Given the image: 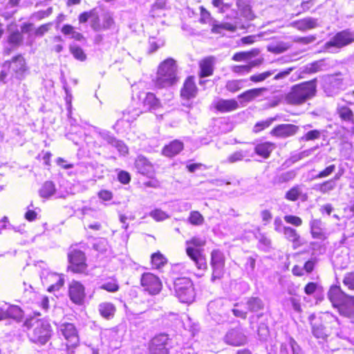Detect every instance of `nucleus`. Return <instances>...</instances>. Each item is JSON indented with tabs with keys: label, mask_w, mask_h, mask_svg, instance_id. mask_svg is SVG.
Masks as SVG:
<instances>
[{
	"label": "nucleus",
	"mask_w": 354,
	"mask_h": 354,
	"mask_svg": "<svg viewBox=\"0 0 354 354\" xmlns=\"http://www.w3.org/2000/svg\"><path fill=\"white\" fill-rule=\"evenodd\" d=\"M24 326L28 329L30 341L37 345H45L52 336L51 326L46 320L31 317L25 321Z\"/></svg>",
	"instance_id": "nucleus-1"
},
{
	"label": "nucleus",
	"mask_w": 354,
	"mask_h": 354,
	"mask_svg": "<svg viewBox=\"0 0 354 354\" xmlns=\"http://www.w3.org/2000/svg\"><path fill=\"white\" fill-rule=\"evenodd\" d=\"M317 92V79L294 85L286 95L285 101L291 105H301L313 98Z\"/></svg>",
	"instance_id": "nucleus-2"
},
{
	"label": "nucleus",
	"mask_w": 354,
	"mask_h": 354,
	"mask_svg": "<svg viewBox=\"0 0 354 354\" xmlns=\"http://www.w3.org/2000/svg\"><path fill=\"white\" fill-rule=\"evenodd\" d=\"M328 297L333 306L338 309L340 315L354 322V296L348 295L339 286H333L328 292Z\"/></svg>",
	"instance_id": "nucleus-3"
},
{
	"label": "nucleus",
	"mask_w": 354,
	"mask_h": 354,
	"mask_svg": "<svg viewBox=\"0 0 354 354\" xmlns=\"http://www.w3.org/2000/svg\"><path fill=\"white\" fill-rule=\"evenodd\" d=\"M177 80L176 65L175 61L169 58L162 62L159 66L156 79V86L159 88L173 85Z\"/></svg>",
	"instance_id": "nucleus-4"
},
{
	"label": "nucleus",
	"mask_w": 354,
	"mask_h": 354,
	"mask_svg": "<svg viewBox=\"0 0 354 354\" xmlns=\"http://www.w3.org/2000/svg\"><path fill=\"white\" fill-rule=\"evenodd\" d=\"M187 245L186 252L188 257L194 262L196 266L199 270H205L207 268V264L205 257L202 254L200 249L194 248V247H202L205 245V241L200 238L193 237L191 240L187 241Z\"/></svg>",
	"instance_id": "nucleus-5"
},
{
	"label": "nucleus",
	"mask_w": 354,
	"mask_h": 354,
	"mask_svg": "<svg viewBox=\"0 0 354 354\" xmlns=\"http://www.w3.org/2000/svg\"><path fill=\"white\" fill-rule=\"evenodd\" d=\"M176 296L180 302L189 304L195 297L193 283L190 279L186 277L178 278L174 282Z\"/></svg>",
	"instance_id": "nucleus-6"
},
{
	"label": "nucleus",
	"mask_w": 354,
	"mask_h": 354,
	"mask_svg": "<svg viewBox=\"0 0 354 354\" xmlns=\"http://www.w3.org/2000/svg\"><path fill=\"white\" fill-rule=\"evenodd\" d=\"M58 333L66 340V346L68 353H73L80 344V337L75 326L72 323L64 322L57 326Z\"/></svg>",
	"instance_id": "nucleus-7"
},
{
	"label": "nucleus",
	"mask_w": 354,
	"mask_h": 354,
	"mask_svg": "<svg viewBox=\"0 0 354 354\" xmlns=\"http://www.w3.org/2000/svg\"><path fill=\"white\" fill-rule=\"evenodd\" d=\"M354 41V34L349 30H344L336 33L328 42L325 44V49L333 52L332 48H342Z\"/></svg>",
	"instance_id": "nucleus-8"
},
{
	"label": "nucleus",
	"mask_w": 354,
	"mask_h": 354,
	"mask_svg": "<svg viewBox=\"0 0 354 354\" xmlns=\"http://www.w3.org/2000/svg\"><path fill=\"white\" fill-rule=\"evenodd\" d=\"M69 266L68 269L74 273H84L87 270L84 252L79 250H72L68 253Z\"/></svg>",
	"instance_id": "nucleus-9"
},
{
	"label": "nucleus",
	"mask_w": 354,
	"mask_h": 354,
	"mask_svg": "<svg viewBox=\"0 0 354 354\" xmlns=\"http://www.w3.org/2000/svg\"><path fill=\"white\" fill-rule=\"evenodd\" d=\"M140 283L144 290L152 295L158 294L162 289V283L160 279L150 272H146L142 275Z\"/></svg>",
	"instance_id": "nucleus-10"
},
{
	"label": "nucleus",
	"mask_w": 354,
	"mask_h": 354,
	"mask_svg": "<svg viewBox=\"0 0 354 354\" xmlns=\"http://www.w3.org/2000/svg\"><path fill=\"white\" fill-rule=\"evenodd\" d=\"M168 339V335L165 333L154 337L150 344V354H168V349L166 346Z\"/></svg>",
	"instance_id": "nucleus-11"
},
{
	"label": "nucleus",
	"mask_w": 354,
	"mask_h": 354,
	"mask_svg": "<svg viewBox=\"0 0 354 354\" xmlns=\"http://www.w3.org/2000/svg\"><path fill=\"white\" fill-rule=\"evenodd\" d=\"M7 64L17 79L21 80L24 77V74L27 70V67L25 59L21 55L12 57L10 62H6L5 65Z\"/></svg>",
	"instance_id": "nucleus-12"
},
{
	"label": "nucleus",
	"mask_w": 354,
	"mask_h": 354,
	"mask_svg": "<svg viewBox=\"0 0 354 354\" xmlns=\"http://www.w3.org/2000/svg\"><path fill=\"white\" fill-rule=\"evenodd\" d=\"M68 294L71 300L78 305L83 303L85 297L84 286L77 281H73L69 285Z\"/></svg>",
	"instance_id": "nucleus-13"
},
{
	"label": "nucleus",
	"mask_w": 354,
	"mask_h": 354,
	"mask_svg": "<svg viewBox=\"0 0 354 354\" xmlns=\"http://www.w3.org/2000/svg\"><path fill=\"white\" fill-rule=\"evenodd\" d=\"M224 342L233 346H243L246 343V336L239 328H232L227 332Z\"/></svg>",
	"instance_id": "nucleus-14"
},
{
	"label": "nucleus",
	"mask_w": 354,
	"mask_h": 354,
	"mask_svg": "<svg viewBox=\"0 0 354 354\" xmlns=\"http://www.w3.org/2000/svg\"><path fill=\"white\" fill-rule=\"evenodd\" d=\"M336 112L342 123L347 126V128L354 131V114L353 111L346 105H338Z\"/></svg>",
	"instance_id": "nucleus-15"
},
{
	"label": "nucleus",
	"mask_w": 354,
	"mask_h": 354,
	"mask_svg": "<svg viewBox=\"0 0 354 354\" xmlns=\"http://www.w3.org/2000/svg\"><path fill=\"white\" fill-rule=\"evenodd\" d=\"M135 166L138 171L142 175L152 178L154 174L153 165L144 156H140L138 157Z\"/></svg>",
	"instance_id": "nucleus-16"
},
{
	"label": "nucleus",
	"mask_w": 354,
	"mask_h": 354,
	"mask_svg": "<svg viewBox=\"0 0 354 354\" xmlns=\"http://www.w3.org/2000/svg\"><path fill=\"white\" fill-rule=\"evenodd\" d=\"M299 127L292 124H282L277 126L272 131V133L277 137L286 138L295 135Z\"/></svg>",
	"instance_id": "nucleus-17"
},
{
	"label": "nucleus",
	"mask_w": 354,
	"mask_h": 354,
	"mask_svg": "<svg viewBox=\"0 0 354 354\" xmlns=\"http://www.w3.org/2000/svg\"><path fill=\"white\" fill-rule=\"evenodd\" d=\"M214 106L218 111L221 113H225L230 112L237 109L239 108V104L234 99H219L215 102Z\"/></svg>",
	"instance_id": "nucleus-18"
},
{
	"label": "nucleus",
	"mask_w": 354,
	"mask_h": 354,
	"mask_svg": "<svg viewBox=\"0 0 354 354\" xmlns=\"http://www.w3.org/2000/svg\"><path fill=\"white\" fill-rule=\"evenodd\" d=\"M283 234L288 241L292 242L294 249H297L304 244L302 239L295 229L288 226L283 228Z\"/></svg>",
	"instance_id": "nucleus-19"
},
{
	"label": "nucleus",
	"mask_w": 354,
	"mask_h": 354,
	"mask_svg": "<svg viewBox=\"0 0 354 354\" xmlns=\"http://www.w3.org/2000/svg\"><path fill=\"white\" fill-rule=\"evenodd\" d=\"M310 232L314 239L325 240L327 236L323 227L322 222L319 219H314L310 221Z\"/></svg>",
	"instance_id": "nucleus-20"
},
{
	"label": "nucleus",
	"mask_w": 354,
	"mask_h": 354,
	"mask_svg": "<svg viewBox=\"0 0 354 354\" xmlns=\"http://www.w3.org/2000/svg\"><path fill=\"white\" fill-rule=\"evenodd\" d=\"M197 93V88L192 77L187 78L181 89V96L186 99L194 97Z\"/></svg>",
	"instance_id": "nucleus-21"
},
{
	"label": "nucleus",
	"mask_w": 354,
	"mask_h": 354,
	"mask_svg": "<svg viewBox=\"0 0 354 354\" xmlns=\"http://www.w3.org/2000/svg\"><path fill=\"white\" fill-rule=\"evenodd\" d=\"M317 26V20L311 17L304 18L293 23V26L301 31L313 29Z\"/></svg>",
	"instance_id": "nucleus-22"
},
{
	"label": "nucleus",
	"mask_w": 354,
	"mask_h": 354,
	"mask_svg": "<svg viewBox=\"0 0 354 354\" xmlns=\"http://www.w3.org/2000/svg\"><path fill=\"white\" fill-rule=\"evenodd\" d=\"M143 106L149 111H156L161 106L160 100L152 93H147L142 101Z\"/></svg>",
	"instance_id": "nucleus-23"
},
{
	"label": "nucleus",
	"mask_w": 354,
	"mask_h": 354,
	"mask_svg": "<svg viewBox=\"0 0 354 354\" xmlns=\"http://www.w3.org/2000/svg\"><path fill=\"white\" fill-rule=\"evenodd\" d=\"M98 310L102 317L110 319L113 317L116 308L112 303L102 302L99 304Z\"/></svg>",
	"instance_id": "nucleus-24"
},
{
	"label": "nucleus",
	"mask_w": 354,
	"mask_h": 354,
	"mask_svg": "<svg viewBox=\"0 0 354 354\" xmlns=\"http://www.w3.org/2000/svg\"><path fill=\"white\" fill-rule=\"evenodd\" d=\"M183 149V143L178 140H174L165 146L162 150L165 156L172 157L179 153Z\"/></svg>",
	"instance_id": "nucleus-25"
},
{
	"label": "nucleus",
	"mask_w": 354,
	"mask_h": 354,
	"mask_svg": "<svg viewBox=\"0 0 354 354\" xmlns=\"http://www.w3.org/2000/svg\"><path fill=\"white\" fill-rule=\"evenodd\" d=\"M266 91H267V88H266L250 89L239 95L238 98L239 100H242L243 102H249L256 97L260 96L263 92Z\"/></svg>",
	"instance_id": "nucleus-26"
},
{
	"label": "nucleus",
	"mask_w": 354,
	"mask_h": 354,
	"mask_svg": "<svg viewBox=\"0 0 354 354\" xmlns=\"http://www.w3.org/2000/svg\"><path fill=\"white\" fill-rule=\"evenodd\" d=\"M245 304L247 309L251 313H257L264 308L263 301L261 298L257 297L248 298Z\"/></svg>",
	"instance_id": "nucleus-27"
},
{
	"label": "nucleus",
	"mask_w": 354,
	"mask_h": 354,
	"mask_svg": "<svg viewBox=\"0 0 354 354\" xmlns=\"http://www.w3.org/2000/svg\"><path fill=\"white\" fill-rule=\"evenodd\" d=\"M273 149V144L271 142H266L257 145L254 148V151L257 155L264 158H268Z\"/></svg>",
	"instance_id": "nucleus-28"
},
{
	"label": "nucleus",
	"mask_w": 354,
	"mask_h": 354,
	"mask_svg": "<svg viewBox=\"0 0 354 354\" xmlns=\"http://www.w3.org/2000/svg\"><path fill=\"white\" fill-rule=\"evenodd\" d=\"M213 61L212 57H207L200 63L201 77H205L211 75L213 73Z\"/></svg>",
	"instance_id": "nucleus-29"
},
{
	"label": "nucleus",
	"mask_w": 354,
	"mask_h": 354,
	"mask_svg": "<svg viewBox=\"0 0 354 354\" xmlns=\"http://www.w3.org/2000/svg\"><path fill=\"white\" fill-rule=\"evenodd\" d=\"M312 333L317 339H326L329 335V331L321 323L312 324Z\"/></svg>",
	"instance_id": "nucleus-30"
},
{
	"label": "nucleus",
	"mask_w": 354,
	"mask_h": 354,
	"mask_svg": "<svg viewBox=\"0 0 354 354\" xmlns=\"http://www.w3.org/2000/svg\"><path fill=\"white\" fill-rule=\"evenodd\" d=\"M211 267L225 266V257L223 253L219 250H214L211 253Z\"/></svg>",
	"instance_id": "nucleus-31"
},
{
	"label": "nucleus",
	"mask_w": 354,
	"mask_h": 354,
	"mask_svg": "<svg viewBox=\"0 0 354 354\" xmlns=\"http://www.w3.org/2000/svg\"><path fill=\"white\" fill-rule=\"evenodd\" d=\"M55 192V184L52 181H46L39 189V195L42 198H48Z\"/></svg>",
	"instance_id": "nucleus-32"
},
{
	"label": "nucleus",
	"mask_w": 354,
	"mask_h": 354,
	"mask_svg": "<svg viewBox=\"0 0 354 354\" xmlns=\"http://www.w3.org/2000/svg\"><path fill=\"white\" fill-rule=\"evenodd\" d=\"M297 176V171L294 169L283 172L274 177V182L278 184L292 180Z\"/></svg>",
	"instance_id": "nucleus-33"
},
{
	"label": "nucleus",
	"mask_w": 354,
	"mask_h": 354,
	"mask_svg": "<svg viewBox=\"0 0 354 354\" xmlns=\"http://www.w3.org/2000/svg\"><path fill=\"white\" fill-rule=\"evenodd\" d=\"M99 288L110 292H115L119 290V285L114 278H109L107 281L100 283Z\"/></svg>",
	"instance_id": "nucleus-34"
},
{
	"label": "nucleus",
	"mask_w": 354,
	"mask_h": 354,
	"mask_svg": "<svg viewBox=\"0 0 354 354\" xmlns=\"http://www.w3.org/2000/svg\"><path fill=\"white\" fill-rule=\"evenodd\" d=\"M335 187L336 183H334V180H329L322 183L315 185L314 189L322 194H326L333 190L335 188Z\"/></svg>",
	"instance_id": "nucleus-35"
},
{
	"label": "nucleus",
	"mask_w": 354,
	"mask_h": 354,
	"mask_svg": "<svg viewBox=\"0 0 354 354\" xmlns=\"http://www.w3.org/2000/svg\"><path fill=\"white\" fill-rule=\"evenodd\" d=\"M302 194V187L301 185H297L293 186L290 190H288L285 195V198L290 201H297Z\"/></svg>",
	"instance_id": "nucleus-36"
},
{
	"label": "nucleus",
	"mask_w": 354,
	"mask_h": 354,
	"mask_svg": "<svg viewBox=\"0 0 354 354\" xmlns=\"http://www.w3.org/2000/svg\"><path fill=\"white\" fill-rule=\"evenodd\" d=\"M259 50L257 49H254L248 52L236 53L233 55L232 59L236 62H241L243 60L248 59L252 57H255L259 54Z\"/></svg>",
	"instance_id": "nucleus-37"
},
{
	"label": "nucleus",
	"mask_w": 354,
	"mask_h": 354,
	"mask_svg": "<svg viewBox=\"0 0 354 354\" xmlns=\"http://www.w3.org/2000/svg\"><path fill=\"white\" fill-rule=\"evenodd\" d=\"M259 240V248L267 252L271 248L272 241L264 234L259 233L257 236Z\"/></svg>",
	"instance_id": "nucleus-38"
},
{
	"label": "nucleus",
	"mask_w": 354,
	"mask_h": 354,
	"mask_svg": "<svg viewBox=\"0 0 354 354\" xmlns=\"http://www.w3.org/2000/svg\"><path fill=\"white\" fill-rule=\"evenodd\" d=\"M91 26L95 31H99L102 30V26L100 22V17L98 12L96 8H93L91 10Z\"/></svg>",
	"instance_id": "nucleus-39"
},
{
	"label": "nucleus",
	"mask_w": 354,
	"mask_h": 354,
	"mask_svg": "<svg viewBox=\"0 0 354 354\" xmlns=\"http://www.w3.org/2000/svg\"><path fill=\"white\" fill-rule=\"evenodd\" d=\"M290 47V45L288 43L286 42H279L277 44H273L268 46V50L273 53H281L287 50Z\"/></svg>",
	"instance_id": "nucleus-40"
},
{
	"label": "nucleus",
	"mask_w": 354,
	"mask_h": 354,
	"mask_svg": "<svg viewBox=\"0 0 354 354\" xmlns=\"http://www.w3.org/2000/svg\"><path fill=\"white\" fill-rule=\"evenodd\" d=\"M243 82L242 80H229L226 83L225 88L230 92L235 93L242 88Z\"/></svg>",
	"instance_id": "nucleus-41"
},
{
	"label": "nucleus",
	"mask_w": 354,
	"mask_h": 354,
	"mask_svg": "<svg viewBox=\"0 0 354 354\" xmlns=\"http://www.w3.org/2000/svg\"><path fill=\"white\" fill-rule=\"evenodd\" d=\"M222 30H234V28L232 25L229 24H217V21L214 20L212 23V32L215 34H221Z\"/></svg>",
	"instance_id": "nucleus-42"
},
{
	"label": "nucleus",
	"mask_w": 354,
	"mask_h": 354,
	"mask_svg": "<svg viewBox=\"0 0 354 354\" xmlns=\"http://www.w3.org/2000/svg\"><path fill=\"white\" fill-rule=\"evenodd\" d=\"M324 66V62L319 60L306 66L304 72L308 73H315L322 70Z\"/></svg>",
	"instance_id": "nucleus-43"
},
{
	"label": "nucleus",
	"mask_w": 354,
	"mask_h": 354,
	"mask_svg": "<svg viewBox=\"0 0 354 354\" xmlns=\"http://www.w3.org/2000/svg\"><path fill=\"white\" fill-rule=\"evenodd\" d=\"M70 52L78 60L84 61L86 59V55L83 50L77 45H71L70 46Z\"/></svg>",
	"instance_id": "nucleus-44"
},
{
	"label": "nucleus",
	"mask_w": 354,
	"mask_h": 354,
	"mask_svg": "<svg viewBox=\"0 0 354 354\" xmlns=\"http://www.w3.org/2000/svg\"><path fill=\"white\" fill-rule=\"evenodd\" d=\"M48 278L50 280L55 279L56 283L48 287V291L53 292L59 289L64 285V280L60 277L55 274H49Z\"/></svg>",
	"instance_id": "nucleus-45"
},
{
	"label": "nucleus",
	"mask_w": 354,
	"mask_h": 354,
	"mask_svg": "<svg viewBox=\"0 0 354 354\" xmlns=\"http://www.w3.org/2000/svg\"><path fill=\"white\" fill-rule=\"evenodd\" d=\"M224 267L225 266H215L212 267V274L211 277V281L214 283L217 280H221L224 274Z\"/></svg>",
	"instance_id": "nucleus-46"
},
{
	"label": "nucleus",
	"mask_w": 354,
	"mask_h": 354,
	"mask_svg": "<svg viewBox=\"0 0 354 354\" xmlns=\"http://www.w3.org/2000/svg\"><path fill=\"white\" fill-rule=\"evenodd\" d=\"M273 120L274 119L270 118L264 121H260L257 122L253 127V132L257 133L263 131V129L268 128L272 124Z\"/></svg>",
	"instance_id": "nucleus-47"
},
{
	"label": "nucleus",
	"mask_w": 354,
	"mask_h": 354,
	"mask_svg": "<svg viewBox=\"0 0 354 354\" xmlns=\"http://www.w3.org/2000/svg\"><path fill=\"white\" fill-rule=\"evenodd\" d=\"M245 156V153L244 151H235L227 157L226 162L231 164L235 163L236 162L243 160Z\"/></svg>",
	"instance_id": "nucleus-48"
},
{
	"label": "nucleus",
	"mask_w": 354,
	"mask_h": 354,
	"mask_svg": "<svg viewBox=\"0 0 354 354\" xmlns=\"http://www.w3.org/2000/svg\"><path fill=\"white\" fill-rule=\"evenodd\" d=\"M23 41V36L19 31L12 32L8 37L9 44L13 46H19Z\"/></svg>",
	"instance_id": "nucleus-49"
},
{
	"label": "nucleus",
	"mask_w": 354,
	"mask_h": 354,
	"mask_svg": "<svg viewBox=\"0 0 354 354\" xmlns=\"http://www.w3.org/2000/svg\"><path fill=\"white\" fill-rule=\"evenodd\" d=\"M149 215L156 221H162L169 218L168 214L160 209H156L151 211Z\"/></svg>",
	"instance_id": "nucleus-50"
},
{
	"label": "nucleus",
	"mask_w": 354,
	"mask_h": 354,
	"mask_svg": "<svg viewBox=\"0 0 354 354\" xmlns=\"http://www.w3.org/2000/svg\"><path fill=\"white\" fill-rule=\"evenodd\" d=\"M275 71H269L258 75H251L250 80L254 82H262L274 73Z\"/></svg>",
	"instance_id": "nucleus-51"
},
{
	"label": "nucleus",
	"mask_w": 354,
	"mask_h": 354,
	"mask_svg": "<svg viewBox=\"0 0 354 354\" xmlns=\"http://www.w3.org/2000/svg\"><path fill=\"white\" fill-rule=\"evenodd\" d=\"M93 248L96 251L104 252L108 248V242L105 239H100L93 244Z\"/></svg>",
	"instance_id": "nucleus-52"
},
{
	"label": "nucleus",
	"mask_w": 354,
	"mask_h": 354,
	"mask_svg": "<svg viewBox=\"0 0 354 354\" xmlns=\"http://www.w3.org/2000/svg\"><path fill=\"white\" fill-rule=\"evenodd\" d=\"M149 52L152 53L156 51L160 46H162L164 45V41L160 39L157 41L155 37H149Z\"/></svg>",
	"instance_id": "nucleus-53"
},
{
	"label": "nucleus",
	"mask_w": 354,
	"mask_h": 354,
	"mask_svg": "<svg viewBox=\"0 0 354 354\" xmlns=\"http://www.w3.org/2000/svg\"><path fill=\"white\" fill-rule=\"evenodd\" d=\"M189 220L192 224L198 225L203 223L204 218L198 212L194 211L190 213Z\"/></svg>",
	"instance_id": "nucleus-54"
},
{
	"label": "nucleus",
	"mask_w": 354,
	"mask_h": 354,
	"mask_svg": "<svg viewBox=\"0 0 354 354\" xmlns=\"http://www.w3.org/2000/svg\"><path fill=\"white\" fill-rule=\"evenodd\" d=\"M140 111L136 109L128 110L123 113V119L127 122H132L139 116Z\"/></svg>",
	"instance_id": "nucleus-55"
},
{
	"label": "nucleus",
	"mask_w": 354,
	"mask_h": 354,
	"mask_svg": "<svg viewBox=\"0 0 354 354\" xmlns=\"http://www.w3.org/2000/svg\"><path fill=\"white\" fill-rule=\"evenodd\" d=\"M321 136V131L319 130H312L308 131L304 136L301 138V140L305 141L314 140L319 139Z\"/></svg>",
	"instance_id": "nucleus-56"
},
{
	"label": "nucleus",
	"mask_w": 354,
	"mask_h": 354,
	"mask_svg": "<svg viewBox=\"0 0 354 354\" xmlns=\"http://www.w3.org/2000/svg\"><path fill=\"white\" fill-rule=\"evenodd\" d=\"M336 167L335 165H330L326 167L324 170L321 171L315 178H323L329 176L335 171Z\"/></svg>",
	"instance_id": "nucleus-57"
},
{
	"label": "nucleus",
	"mask_w": 354,
	"mask_h": 354,
	"mask_svg": "<svg viewBox=\"0 0 354 354\" xmlns=\"http://www.w3.org/2000/svg\"><path fill=\"white\" fill-rule=\"evenodd\" d=\"M232 72L241 75L248 73L251 71V66L247 65H235L232 67Z\"/></svg>",
	"instance_id": "nucleus-58"
},
{
	"label": "nucleus",
	"mask_w": 354,
	"mask_h": 354,
	"mask_svg": "<svg viewBox=\"0 0 354 354\" xmlns=\"http://www.w3.org/2000/svg\"><path fill=\"white\" fill-rule=\"evenodd\" d=\"M151 263L156 268H160L165 263V258L160 253H155L151 255Z\"/></svg>",
	"instance_id": "nucleus-59"
},
{
	"label": "nucleus",
	"mask_w": 354,
	"mask_h": 354,
	"mask_svg": "<svg viewBox=\"0 0 354 354\" xmlns=\"http://www.w3.org/2000/svg\"><path fill=\"white\" fill-rule=\"evenodd\" d=\"M286 223L299 227L302 224V220L300 217L293 215H286L284 216Z\"/></svg>",
	"instance_id": "nucleus-60"
},
{
	"label": "nucleus",
	"mask_w": 354,
	"mask_h": 354,
	"mask_svg": "<svg viewBox=\"0 0 354 354\" xmlns=\"http://www.w3.org/2000/svg\"><path fill=\"white\" fill-rule=\"evenodd\" d=\"M99 135L104 140H105L109 145L111 146L113 145L116 140V138L109 131H100Z\"/></svg>",
	"instance_id": "nucleus-61"
},
{
	"label": "nucleus",
	"mask_w": 354,
	"mask_h": 354,
	"mask_svg": "<svg viewBox=\"0 0 354 354\" xmlns=\"http://www.w3.org/2000/svg\"><path fill=\"white\" fill-rule=\"evenodd\" d=\"M344 284L351 290H354V272L347 273L343 280Z\"/></svg>",
	"instance_id": "nucleus-62"
},
{
	"label": "nucleus",
	"mask_w": 354,
	"mask_h": 354,
	"mask_svg": "<svg viewBox=\"0 0 354 354\" xmlns=\"http://www.w3.org/2000/svg\"><path fill=\"white\" fill-rule=\"evenodd\" d=\"M313 151V149L304 150L299 153H297V154L292 156L291 157V159L293 162H297L306 157L309 156L312 153Z\"/></svg>",
	"instance_id": "nucleus-63"
},
{
	"label": "nucleus",
	"mask_w": 354,
	"mask_h": 354,
	"mask_svg": "<svg viewBox=\"0 0 354 354\" xmlns=\"http://www.w3.org/2000/svg\"><path fill=\"white\" fill-rule=\"evenodd\" d=\"M113 147H115L118 151L123 155H125L128 153V148L126 145L121 140H117L114 142Z\"/></svg>",
	"instance_id": "nucleus-64"
}]
</instances>
